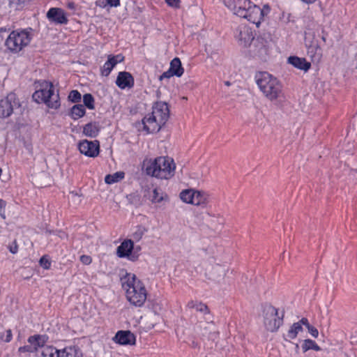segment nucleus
Masks as SVG:
<instances>
[{"mask_svg":"<svg viewBox=\"0 0 357 357\" xmlns=\"http://www.w3.org/2000/svg\"><path fill=\"white\" fill-rule=\"evenodd\" d=\"M224 3L234 14L246 19L257 27L263 21L264 17L270 12L268 5H264L261 8L250 0H224Z\"/></svg>","mask_w":357,"mask_h":357,"instance_id":"f257e3e1","label":"nucleus"},{"mask_svg":"<svg viewBox=\"0 0 357 357\" xmlns=\"http://www.w3.org/2000/svg\"><path fill=\"white\" fill-rule=\"evenodd\" d=\"M121 281L126 298L130 304L137 307H142L148 295L144 284L130 273H127Z\"/></svg>","mask_w":357,"mask_h":357,"instance_id":"f03ea898","label":"nucleus"},{"mask_svg":"<svg viewBox=\"0 0 357 357\" xmlns=\"http://www.w3.org/2000/svg\"><path fill=\"white\" fill-rule=\"evenodd\" d=\"M255 81L260 91L270 101H283L285 99L282 83L267 72L255 75Z\"/></svg>","mask_w":357,"mask_h":357,"instance_id":"7ed1b4c3","label":"nucleus"},{"mask_svg":"<svg viewBox=\"0 0 357 357\" xmlns=\"http://www.w3.org/2000/svg\"><path fill=\"white\" fill-rule=\"evenodd\" d=\"M169 118V108L167 102L158 101L153 105L152 112L142 120L144 130L148 133L158 132Z\"/></svg>","mask_w":357,"mask_h":357,"instance_id":"20e7f679","label":"nucleus"},{"mask_svg":"<svg viewBox=\"0 0 357 357\" xmlns=\"http://www.w3.org/2000/svg\"><path fill=\"white\" fill-rule=\"evenodd\" d=\"M144 167L147 175L160 179L172 178L176 169L174 160L166 156H160L153 160L145 161Z\"/></svg>","mask_w":357,"mask_h":357,"instance_id":"39448f33","label":"nucleus"},{"mask_svg":"<svg viewBox=\"0 0 357 357\" xmlns=\"http://www.w3.org/2000/svg\"><path fill=\"white\" fill-rule=\"evenodd\" d=\"M32 29H17L12 31L5 40V47L8 52L17 54L29 45L33 39Z\"/></svg>","mask_w":357,"mask_h":357,"instance_id":"423d86ee","label":"nucleus"},{"mask_svg":"<svg viewBox=\"0 0 357 357\" xmlns=\"http://www.w3.org/2000/svg\"><path fill=\"white\" fill-rule=\"evenodd\" d=\"M32 98L35 102L45 103L50 108L57 109L60 106L59 94L55 93L52 83L47 81L42 82L40 89L33 93Z\"/></svg>","mask_w":357,"mask_h":357,"instance_id":"0eeeda50","label":"nucleus"},{"mask_svg":"<svg viewBox=\"0 0 357 357\" xmlns=\"http://www.w3.org/2000/svg\"><path fill=\"white\" fill-rule=\"evenodd\" d=\"M264 326L271 333L276 332L283 323L284 312H279L278 309L266 305L263 310Z\"/></svg>","mask_w":357,"mask_h":357,"instance_id":"6e6552de","label":"nucleus"},{"mask_svg":"<svg viewBox=\"0 0 357 357\" xmlns=\"http://www.w3.org/2000/svg\"><path fill=\"white\" fill-rule=\"evenodd\" d=\"M41 357H82V352L75 345H70L63 349H57L52 345H46L40 351Z\"/></svg>","mask_w":357,"mask_h":357,"instance_id":"1a4fd4ad","label":"nucleus"},{"mask_svg":"<svg viewBox=\"0 0 357 357\" xmlns=\"http://www.w3.org/2000/svg\"><path fill=\"white\" fill-rule=\"evenodd\" d=\"M20 107V100L15 93H9L0 98V119L10 116L15 108Z\"/></svg>","mask_w":357,"mask_h":357,"instance_id":"9d476101","label":"nucleus"},{"mask_svg":"<svg viewBox=\"0 0 357 357\" xmlns=\"http://www.w3.org/2000/svg\"><path fill=\"white\" fill-rule=\"evenodd\" d=\"M251 52L255 57L266 61L270 53L269 43L262 38H257L254 41Z\"/></svg>","mask_w":357,"mask_h":357,"instance_id":"9b49d317","label":"nucleus"},{"mask_svg":"<svg viewBox=\"0 0 357 357\" xmlns=\"http://www.w3.org/2000/svg\"><path fill=\"white\" fill-rule=\"evenodd\" d=\"M78 149L82 154L90 158H95L98 155L100 151L99 142L82 140L78 144Z\"/></svg>","mask_w":357,"mask_h":357,"instance_id":"f8f14e48","label":"nucleus"},{"mask_svg":"<svg viewBox=\"0 0 357 357\" xmlns=\"http://www.w3.org/2000/svg\"><path fill=\"white\" fill-rule=\"evenodd\" d=\"M235 37L240 45L247 47L254 40L255 36L252 29L246 25H240L237 28Z\"/></svg>","mask_w":357,"mask_h":357,"instance_id":"ddd939ff","label":"nucleus"},{"mask_svg":"<svg viewBox=\"0 0 357 357\" xmlns=\"http://www.w3.org/2000/svg\"><path fill=\"white\" fill-rule=\"evenodd\" d=\"M50 22L56 24H67L68 22L66 12L60 8H51L46 14Z\"/></svg>","mask_w":357,"mask_h":357,"instance_id":"4468645a","label":"nucleus"},{"mask_svg":"<svg viewBox=\"0 0 357 357\" xmlns=\"http://www.w3.org/2000/svg\"><path fill=\"white\" fill-rule=\"evenodd\" d=\"M124 56L119 54L116 55L109 54L107 56V61L100 68V74L102 76L108 77L114 68L119 63L123 61Z\"/></svg>","mask_w":357,"mask_h":357,"instance_id":"2eb2a0df","label":"nucleus"},{"mask_svg":"<svg viewBox=\"0 0 357 357\" xmlns=\"http://www.w3.org/2000/svg\"><path fill=\"white\" fill-rule=\"evenodd\" d=\"M113 341L120 345H135L136 337L130 331H119L113 337Z\"/></svg>","mask_w":357,"mask_h":357,"instance_id":"dca6fc26","label":"nucleus"},{"mask_svg":"<svg viewBox=\"0 0 357 357\" xmlns=\"http://www.w3.org/2000/svg\"><path fill=\"white\" fill-rule=\"evenodd\" d=\"M307 54L313 63H318L322 58V49L317 40H312L306 43Z\"/></svg>","mask_w":357,"mask_h":357,"instance_id":"f3484780","label":"nucleus"},{"mask_svg":"<svg viewBox=\"0 0 357 357\" xmlns=\"http://www.w3.org/2000/svg\"><path fill=\"white\" fill-rule=\"evenodd\" d=\"M115 83L121 89H130L134 86L135 80L130 73L121 71L118 73Z\"/></svg>","mask_w":357,"mask_h":357,"instance_id":"a211bd4d","label":"nucleus"},{"mask_svg":"<svg viewBox=\"0 0 357 357\" xmlns=\"http://www.w3.org/2000/svg\"><path fill=\"white\" fill-rule=\"evenodd\" d=\"M187 307L190 309H195L196 311L202 313L204 316H205L204 319L207 325L213 324L212 316L206 304L202 302L190 301L188 303Z\"/></svg>","mask_w":357,"mask_h":357,"instance_id":"6ab92c4d","label":"nucleus"},{"mask_svg":"<svg viewBox=\"0 0 357 357\" xmlns=\"http://www.w3.org/2000/svg\"><path fill=\"white\" fill-rule=\"evenodd\" d=\"M134 248V243L131 240H125L117 248V255L120 258H128L134 261L135 259L131 257V253Z\"/></svg>","mask_w":357,"mask_h":357,"instance_id":"aec40b11","label":"nucleus"},{"mask_svg":"<svg viewBox=\"0 0 357 357\" xmlns=\"http://www.w3.org/2000/svg\"><path fill=\"white\" fill-rule=\"evenodd\" d=\"M288 63L292 65L294 68L307 72L311 67V63L305 58L296 56H291L287 59Z\"/></svg>","mask_w":357,"mask_h":357,"instance_id":"412c9836","label":"nucleus"},{"mask_svg":"<svg viewBox=\"0 0 357 357\" xmlns=\"http://www.w3.org/2000/svg\"><path fill=\"white\" fill-rule=\"evenodd\" d=\"M47 340L48 337L46 335H34L28 338V342L31 345V347H35L36 351H37L39 348L42 350L43 347H46L45 344Z\"/></svg>","mask_w":357,"mask_h":357,"instance_id":"4be33fe9","label":"nucleus"},{"mask_svg":"<svg viewBox=\"0 0 357 357\" xmlns=\"http://www.w3.org/2000/svg\"><path fill=\"white\" fill-rule=\"evenodd\" d=\"M99 131V126L96 122H90L83 127V134L86 137H96Z\"/></svg>","mask_w":357,"mask_h":357,"instance_id":"5701e85b","label":"nucleus"},{"mask_svg":"<svg viewBox=\"0 0 357 357\" xmlns=\"http://www.w3.org/2000/svg\"><path fill=\"white\" fill-rule=\"evenodd\" d=\"M303 331V327L300 323H294L287 331L286 335H284V339L286 341L294 340L296 338L298 334Z\"/></svg>","mask_w":357,"mask_h":357,"instance_id":"b1692460","label":"nucleus"},{"mask_svg":"<svg viewBox=\"0 0 357 357\" xmlns=\"http://www.w3.org/2000/svg\"><path fill=\"white\" fill-rule=\"evenodd\" d=\"M208 202V195L203 191L197 190L192 204L205 207Z\"/></svg>","mask_w":357,"mask_h":357,"instance_id":"393cba45","label":"nucleus"},{"mask_svg":"<svg viewBox=\"0 0 357 357\" xmlns=\"http://www.w3.org/2000/svg\"><path fill=\"white\" fill-rule=\"evenodd\" d=\"M169 69L175 75V76L180 77L184 73V69L182 67L181 60L176 57L173 59L169 65Z\"/></svg>","mask_w":357,"mask_h":357,"instance_id":"a878e982","label":"nucleus"},{"mask_svg":"<svg viewBox=\"0 0 357 357\" xmlns=\"http://www.w3.org/2000/svg\"><path fill=\"white\" fill-rule=\"evenodd\" d=\"M86 114V109L83 105L78 104L72 107L70 112V116L74 119L77 120L83 117Z\"/></svg>","mask_w":357,"mask_h":357,"instance_id":"bb28decb","label":"nucleus"},{"mask_svg":"<svg viewBox=\"0 0 357 357\" xmlns=\"http://www.w3.org/2000/svg\"><path fill=\"white\" fill-rule=\"evenodd\" d=\"M225 275V269L220 266L213 267L212 271L209 273L208 278L210 280L219 282Z\"/></svg>","mask_w":357,"mask_h":357,"instance_id":"cd10ccee","label":"nucleus"},{"mask_svg":"<svg viewBox=\"0 0 357 357\" xmlns=\"http://www.w3.org/2000/svg\"><path fill=\"white\" fill-rule=\"evenodd\" d=\"M196 192L193 189L184 190L180 193V198L183 202L192 204Z\"/></svg>","mask_w":357,"mask_h":357,"instance_id":"c85d7f7f","label":"nucleus"},{"mask_svg":"<svg viewBox=\"0 0 357 357\" xmlns=\"http://www.w3.org/2000/svg\"><path fill=\"white\" fill-rule=\"evenodd\" d=\"M301 348L303 353H305L310 349L317 351L321 350V347L316 343V342L310 339L303 340Z\"/></svg>","mask_w":357,"mask_h":357,"instance_id":"c756f323","label":"nucleus"},{"mask_svg":"<svg viewBox=\"0 0 357 357\" xmlns=\"http://www.w3.org/2000/svg\"><path fill=\"white\" fill-rule=\"evenodd\" d=\"M125 176V174L123 172H117L112 174H107L105 177V181L107 184H113L122 180Z\"/></svg>","mask_w":357,"mask_h":357,"instance_id":"7c9ffc66","label":"nucleus"},{"mask_svg":"<svg viewBox=\"0 0 357 357\" xmlns=\"http://www.w3.org/2000/svg\"><path fill=\"white\" fill-rule=\"evenodd\" d=\"M96 5L100 8H105L107 6L117 7L120 5V0H98Z\"/></svg>","mask_w":357,"mask_h":357,"instance_id":"2f4dec72","label":"nucleus"},{"mask_svg":"<svg viewBox=\"0 0 357 357\" xmlns=\"http://www.w3.org/2000/svg\"><path fill=\"white\" fill-rule=\"evenodd\" d=\"M94 98L91 93H86L83 96V102L84 106L86 107L89 109H93L95 107L94 105Z\"/></svg>","mask_w":357,"mask_h":357,"instance_id":"473e14b6","label":"nucleus"},{"mask_svg":"<svg viewBox=\"0 0 357 357\" xmlns=\"http://www.w3.org/2000/svg\"><path fill=\"white\" fill-rule=\"evenodd\" d=\"M164 199L163 192L158 190V188H155L152 192V195L151 197V201L152 203H160Z\"/></svg>","mask_w":357,"mask_h":357,"instance_id":"72a5a7b5","label":"nucleus"},{"mask_svg":"<svg viewBox=\"0 0 357 357\" xmlns=\"http://www.w3.org/2000/svg\"><path fill=\"white\" fill-rule=\"evenodd\" d=\"M81 98V93L77 90L71 91L68 96V100L72 102H78L80 101Z\"/></svg>","mask_w":357,"mask_h":357,"instance_id":"f704fd0d","label":"nucleus"},{"mask_svg":"<svg viewBox=\"0 0 357 357\" xmlns=\"http://www.w3.org/2000/svg\"><path fill=\"white\" fill-rule=\"evenodd\" d=\"M18 351L20 353H25V352L33 353V352H36V348L31 347V344L30 345H25V346H23V347H20L19 348Z\"/></svg>","mask_w":357,"mask_h":357,"instance_id":"c9c22d12","label":"nucleus"},{"mask_svg":"<svg viewBox=\"0 0 357 357\" xmlns=\"http://www.w3.org/2000/svg\"><path fill=\"white\" fill-rule=\"evenodd\" d=\"M175 76V75L171 71V70L169 68L168 70L164 72L159 77V79L160 81L163 80L164 79H169L170 77Z\"/></svg>","mask_w":357,"mask_h":357,"instance_id":"e433bc0d","label":"nucleus"},{"mask_svg":"<svg viewBox=\"0 0 357 357\" xmlns=\"http://www.w3.org/2000/svg\"><path fill=\"white\" fill-rule=\"evenodd\" d=\"M308 330L309 333L314 338L318 337L319 335V331L318 330L314 327L313 326L310 325L309 327L307 328Z\"/></svg>","mask_w":357,"mask_h":357,"instance_id":"4c0bfd02","label":"nucleus"},{"mask_svg":"<svg viewBox=\"0 0 357 357\" xmlns=\"http://www.w3.org/2000/svg\"><path fill=\"white\" fill-rule=\"evenodd\" d=\"M80 261L83 264L89 265L92 262V259L89 255H83L80 257Z\"/></svg>","mask_w":357,"mask_h":357,"instance_id":"58836bf2","label":"nucleus"},{"mask_svg":"<svg viewBox=\"0 0 357 357\" xmlns=\"http://www.w3.org/2000/svg\"><path fill=\"white\" fill-rule=\"evenodd\" d=\"M165 1L171 7L176 8L180 7V0H165Z\"/></svg>","mask_w":357,"mask_h":357,"instance_id":"ea45409f","label":"nucleus"},{"mask_svg":"<svg viewBox=\"0 0 357 357\" xmlns=\"http://www.w3.org/2000/svg\"><path fill=\"white\" fill-rule=\"evenodd\" d=\"M40 264L45 269H48L50 266V262L45 257L40 258Z\"/></svg>","mask_w":357,"mask_h":357,"instance_id":"a19ab883","label":"nucleus"},{"mask_svg":"<svg viewBox=\"0 0 357 357\" xmlns=\"http://www.w3.org/2000/svg\"><path fill=\"white\" fill-rule=\"evenodd\" d=\"M297 323H300V325L303 327V326H305L306 328L309 327L310 326L308 319L305 317H303Z\"/></svg>","mask_w":357,"mask_h":357,"instance_id":"79ce46f5","label":"nucleus"},{"mask_svg":"<svg viewBox=\"0 0 357 357\" xmlns=\"http://www.w3.org/2000/svg\"><path fill=\"white\" fill-rule=\"evenodd\" d=\"M12 339V333H11V331L9 330L7 331V335H6V338L5 340V341L6 342H9Z\"/></svg>","mask_w":357,"mask_h":357,"instance_id":"37998d69","label":"nucleus"},{"mask_svg":"<svg viewBox=\"0 0 357 357\" xmlns=\"http://www.w3.org/2000/svg\"><path fill=\"white\" fill-rule=\"evenodd\" d=\"M68 8L70 10H75V3L74 2H68L67 4Z\"/></svg>","mask_w":357,"mask_h":357,"instance_id":"c03bdc74","label":"nucleus"},{"mask_svg":"<svg viewBox=\"0 0 357 357\" xmlns=\"http://www.w3.org/2000/svg\"><path fill=\"white\" fill-rule=\"evenodd\" d=\"M6 206V202L3 199L0 198V208H5Z\"/></svg>","mask_w":357,"mask_h":357,"instance_id":"a18cd8bd","label":"nucleus"},{"mask_svg":"<svg viewBox=\"0 0 357 357\" xmlns=\"http://www.w3.org/2000/svg\"><path fill=\"white\" fill-rule=\"evenodd\" d=\"M10 252H12L13 254L16 253L17 252V246H15L14 248H10Z\"/></svg>","mask_w":357,"mask_h":357,"instance_id":"49530a36","label":"nucleus"},{"mask_svg":"<svg viewBox=\"0 0 357 357\" xmlns=\"http://www.w3.org/2000/svg\"><path fill=\"white\" fill-rule=\"evenodd\" d=\"M302 1L307 4L313 3L314 2L316 1V0H302Z\"/></svg>","mask_w":357,"mask_h":357,"instance_id":"de8ad7c7","label":"nucleus"},{"mask_svg":"<svg viewBox=\"0 0 357 357\" xmlns=\"http://www.w3.org/2000/svg\"><path fill=\"white\" fill-rule=\"evenodd\" d=\"M196 328H197V329H198V328H200V330H201V329H202V324H201V323L198 324L197 325Z\"/></svg>","mask_w":357,"mask_h":357,"instance_id":"09e8293b","label":"nucleus"},{"mask_svg":"<svg viewBox=\"0 0 357 357\" xmlns=\"http://www.w3.org/2000/svg\"><path fill=\"white\" fill-rule=\"evenodd\" d=\"M295 347H296V351H298V349H299V346L298 344H296L295 345Z\"/></svg>","mask_w":357,"mask_h":357,"instance_id":"8fccbe9b","label":"nucleus"},{"mask_svg":"<svg viewBox=\"0 0 357 357\" xmlns=\"http://www.w3.org/2000/svg\"><path fill=\"white\" fill-rule=\"evenodd\" d=\"M200 333H201L202 335H206V332H205V331H200Z\"/></svg>","mask_w":357,"mask_h":357,"instance_id":"3c124183","label":"nucleus"},{"mask_svg":"<svg viewBox=\"0 0 357 357\" xmlns=\"http://www.w3.org/2000/svg\"><path fill=\"white\" fill-rule=\"evenodd\" d=\"M1 216L3 218H5V215H4L1 214Z\"/></svg>","mask_w":357,"mask_h":357,"instance_id":"603ef678","label":"nucleus"}]
</instances>
